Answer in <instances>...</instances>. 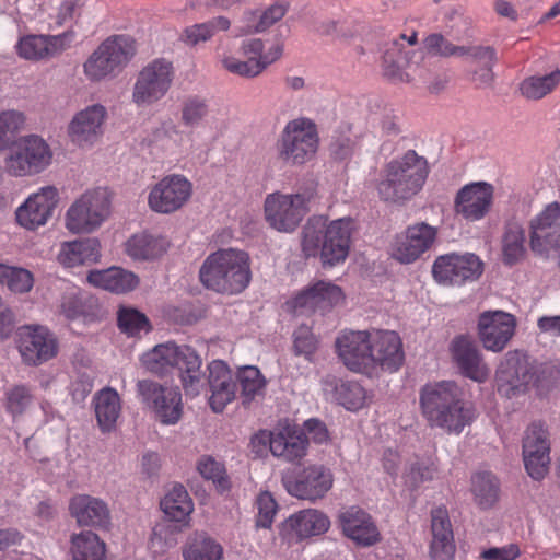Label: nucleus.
Here are the masks:
<instances>
[{
    "instance_id": "62",
    "label": "nucleus",
    "mask_w": 560,
    "mask_h": 560,
    "mask_svg": "<svg viewBox=\"0 0 560 560\" xmlns=\"http://www.w3.org/2000/svg\"><path fill=\"white\" fill-rule=\"evenodd\" d=\"M257 518L256 525L262 528H269L273 522L275 515L277 513V503L270 492H261L257 500Z\"/></svg>"
},
{
    "instance_id": "63",
    "label": "nucleus",
    "mask_w": 560,
    "mask_h": 560,
    "mask_svg": "<svg viewBox=\"0 0 560 560\" xmlns=\"http://www.w3.org/2000/svg\"><path fill=\"white\" fill-rule=\"evenodd\" d=\"M288 11L285 3H275L266 9L259 16L257 25H248V31L262 32L280 21Z\"/></svg>"
},
{
    "instance_id": "43",
    "label": "nucleus",
    "mask_w": 560,
    "mask_h": 560,
    "mask_svg": "<svg viewBox=\"0 0 560 560\" xmlns=\"http://www.w3.org/2000/svg\"><path fill=\"white\" fill-rule=\"evenodd\" d=\"M184 560H222L223 548L206 533L190 535L182 548Z\"/></svg>"
},
{
    "instance_id": "25",
    "label": "nucleus",
    "mask_w": 560,
    "mask_h": 560,
    "mask_svg": "<svg viewBox=\"0 0 560 560\" xmlns=\"http://www.w3.org/2000/svg\"><path fill=\"white\" fill-rule=\"evenodd\" d=\"M107 109L101 104H92L74 114L68 125V136L72 143L91 148L102 137Z\"/></svg>"
},
{
    "instance_id": "33",
    "label": "nucleus",
    "mask_w": 560,
    "mask_h": 560,
    "mask_svg": "<svg viewBox=\"0 0 560 560\" xmlns=\"http://www.w3.org/2000/svg\"><path fill=\"white\" fill-rule=\"evenodd\" d=\"M69 511L81 526L107 527L110 523L109 508L100 498L77 494L70 500Z\"/></svg>"
},
{
    "instance_id": "41",
    "label": "nucleus",
    "mask_w": 560,
    "mask_h": 560,
    "mask_svg": "<svg viewBox=\"0 0 560 560\" xmlns=\"http://www.w3.org/2000/svg\"><path fill=\"white\" fill-rule=\"evenodd\" d=\"M525 230L517 221H509L501 238L502 261L506 266H513L522 261L526 256Z\"/></svg>"
},
{
    "instance_id": "40",
    "label": "nucleus",
    "mask_w": 560,
    "mask_h": 560,
    "mask_svg": "<svg viewBox=\"0 0 560 560\" xmlns=\"http://www.w3.org/2000/svg\"><path fill=\"white\" fill-rule=\"evenodd\" d=\"M168 241L160 235L138 233L132 235L125 245L127 255L139 261L154 260L166 253Z\"/></svg>"
},
{
    "instance_id": "7",
    "label": "nucleus",
    "mask_w": 560,
    "mask_h": 560,
    "mask_svg": "<svg viewBox=\"0 0 560 560\" xmlns=\"http://www.w3.org/2000/svg\"><path fill=\"white\" fill-rule=\"evenodd\" d=\"M110 215V196L105 188L89 189L75 198L65 213V228L72 234H90Z\"/></svg>"
},
{
    "instance_id": "42",
    "label": "nucleus",
    "mask_w": 560,
    "mask_h": 560,
    "mask_svg": "<svg viewBox=\"0 0 560 560\" xmlns=\"http://www.w3.org/2000/svg\"><path fill=\"white\" fill-rule=\"evenodd\" d=\"M231 21L226 16L218 15L206 22L196 23L185 27L179 39L189 47L211 40L218 32H228Z\"/></svg>"
},
{
    "instance_id": "52",
    "label": "nucleus",
    "mask_w": 560,
    "mask_h": 560,
    "mask_svg": "<svg viewBox=\"0 0 560 560\" xmlns=\"http://www.w3.org/2000/svg\"><path fill=\"white\" fill-rule=\"evenodd\" d=\"M237 380L244 404H249L265 394L267 381L258 368L254 365L242 366L238 370Z\"/></svg>"
},
{
    "instance_id": "14",
    "label": "nucleus",
    "mask_w": 560,
    "mask_h": 560,
    "mask_svg": "<svg viewBox=\"0 0 560 560\" xmlns=\"http://www.w3.org/2000/svg\"><path fill=\"white\" fill-rule=\"evenodd\" d=\"M483 262L472 253H450L436 257L432 266V275L443 285H464L480 278Z\"/></svg>"
},
{
    "instance_id": "9",
    "label": "nucleus",
    "mask_w": 560,
    "mask_h": 560,
    "mask_svg": "<svg viewBox=\"0 0 560 560\" xmlns=\"http://www.w3.org/2000/svg\"><path fill=\"white\" fill-rule=\"evenodd\" d=\"M282 52L283 46L279 43L272 44L266 49L260 38H245L238 48L241 57L224 54L221 63L230 73L252 79L258 77L268 66L277 61Z\"/></svg>"
},
{
    "instance_id": "4",
    "label": "nucleus",
    "mask_w": 560,
    "mask_h": 560,
    "mask_svg": "<svg viewBox=\"0 0 560 560\" xmlns=\"http://www.w3.org/2000/svg\"><path fill=\"white\" fill-rule=\"evenodd\" d=\"M199 275L208 289L220 293H240L250 282L249 257L238 249L217 250L206 258Z\"/></svg>"
},
{
    "instance_id": "19",
    "label": "nucleus",
    "mask_w": 560,
    "mask_h": 560,
    "mask_svg": "<svg viewBox=\"0 0 560 560\" xmlns=\"http://www.w3.org/2000/svg\"><path fill=\"white\" fill-rule=\"evenodd\" d=\"M370 376L380 371L396 372L404 363L402 341L393 330H370Z\"/></svg>"
},
{
    "instance_id": "10",
    "label": "nucleus",
    "mask_w": 560,
    "mask_h": 560,
    "mask_svg": "<svg viewBox=\"0 0 560 560\" xmlns=\"http://www.w3.org/2000/svg\"><path fill=\"white\" fill-rule=\"evenodd\" d=\"M52 161V151L39 136L30 135L20 138L10 147L4 159L5 172L15 177L32 176L42 173Z\"/></svg>"
},
{
    "instance_id": "32",
    "label": "nucleus",
    "mask_w": 560,
    "mask_h": 560,
    "mask_svg": "<svg viewBox=\"0 0 560 560\" xmlns=\"http://www.w3.org/2000/svg\"><path fill=\"white\" fill-rule=\"evenodd\" d=\"M208 385L211 392L209 404L214 412H221L234 400L236 383L228 364L222 360H213L208 366Z\"/></svg>"
},
{
    "instance_id": "51",
    "label": "nucleus",
    "mask_w": 560,
    "mask_h": 560,
    "mask_svg": "<svg viewBox=\"0 0 560 560\" xmlns=\"http://www.w3.org/2000/svg\"><path fill=\"white\" fill-rule=\"evenodd\" d=\"M73 560H104L105 544L92 533H81L72 538Z\"/></svg>"
},
{
    "instance_id": "12",
    "label": "nucleus",
    "mask_w": 560,
    "mask_h": 560,
    "mask_svg": "<svg viewBox=\"0 0 560 560\" xmlns=\"http://www.w3.org/2000/svg\"><path fill=\"white\" fill-rule=\"evenodd\" d=\"M174 69L172 62L155 59L144 66L137 75L132 88V102L149 106L162 100L172 86Z\"/></svg>"
},
{
    "instance_id": "23",
    "label": "nucleus",
    "mask_w": 560,
    "mask_h": 560,
    "mask_svg": "<svg viewBox=\"0 0 560 560\" xmlns=\"http://www.w3.org/2000/svg\"><path fill=\"white\" fill-rule=\"evenodd\" d=\"M493 196L494 188L487 182L466 184L455 196V213L469 222L480 221L490 212Z\"/></svg>"
},
{
    "instance_id": "24",
    "label": "nucleus",
    "mask_w": 560,
    "mask_h": 560,
    "mask_svg": "<svg viewBox=\"0 0 560 560\" xmlns=\"http://www.w3.org/2000/svg\"><path fill=\"white\" fill-rule=\"evenodd\" d=\"M560 238V203H548L529 224L532 250L540 256H549Z\"/></svg>"
},
{
    "instance_id": "26",
    "label": "nucleus",
    "mask_w": 560,
    "mask_h": 560,
    "mask_svg": "<svg viewBox=\"0 0 560 560\" xmlns=\"http://www.w3.org/2000/svg\"><path fill=\"white\" fill-rule=\"evenodd\" d=\"M329 517L317 509H305L290 515L280 527V536L288 544L319 536L328 532Z\"/></svg>"
},
{
    "instance_id": "1",
    "label": "nucleus",
    "mask_w": 560,
    "mask_h": 560,
    "mask_svg": "<svg viewBox=\"0 0 560 560\" xmlns=\"http://www.w3.org/2000/svg\"><path fill=\"white\" fill-rule=\"evenodd\" d=\"M420 411L431 429L460 434L475 419L463 389L454 381L428 383L419 393Z\"/></svg>"
},
{
    "instance_id": "47",
    "label": "nucleus",
    "mask_w": 560,
    "mask_h": 560,
    "mask_svg": "<svg viewBox=\"0 0 560 560\" xmlns=\"http://www.w3.org/2000/svg\"><path fill=\"white\" fill-rule=\"evenodd\" d=\"M332 389V398L348 410H359L368 400L366 390L353 381L326 382L325 390Z\"/></svg>"
},
{
    "instance_id": "53",
    "label": "nucleus",
    "mask_w": 560,
    "mask_h": 560,
    "mask_svg": "<svg viewBox=\"0 0 560 560\" xmlns=\"http://www.w3.org/2000/svg\"><path fill=\"white\" fill-rule=\"evenodd\" d=\"M33 404L32 390L25 385H14L4 392L3 407L14 420L25 415Z\"/></svg>"
},
{
    "instance_id": "56",
    "label": "nucleus",
    "mask_w": 560,
    "mask_h": 560,
    "mask_svg": "<svg viewBox=\"0 0 560 560\" xmlns=\"http://www.w3.org/2000/svg\"><path fill=\"white\" fill-rule=\"evenodd\" d=\"M209 115V104L203 97L191 95L182 103L180 120L185 127L199 126Z\"/></svg>"
},
{
    "instance_id": "37",
    "label": "nucleus",
    "mask_w": 560,
    "mask_h": 560,
    "mask_svg": "<svg viewBox=\"0 0 560 560\" xmlns=\"http://www.w3.org/2000/svg\"><path fill=\"white\" fill-rule=\"evenodd\" d=\"M95 417L100 430L108 433L115 430L121 413V398L113 387H104L93 397Z\"/></svg>"
},
{
    "instance_id": "18",
    "label": "nucleus",
    "mask_w": 560,
    "mask_h": 560,
    "mask_svg": "<svg viewBox=\"0 0 560 560\" xmlns=\"http://www.w3.org/2000/svg\"><path fill=\"white\" fill-rule=\"evenodd\" d=\"M191 194L192 185L184 175H167L150 189L148 206L153 212L170 214L183 208Z\"/></svg>"
},
{
    "instance_id": "55",
    "label": "nucleus",
    "mask_w": 560,
    "mask_h": 560,
    "mask_svg": "<svg viewBox=\"0 0 560 560\" xmlns=\"http://www.w3.org/2000/svg\"><path fill=\"white\" fill-rule=\"evenodd\" d=\"M26 122L24 113L16 109L0 112V151L14 143L15 136L21 132Z\"/></svg>"
},
{
    "instance_id": "50",
    "label": "nucleus",
    "mask_w": 560,
    "mask_h": 560,
    "mask_svg": "<svg viewBox=\"0 0 560 560\" xmlns=\"http://www.w3.org/2000/svg\"><path fill=\"white\" fill-rule=\"evenodd\" d=\"M471 59L480 62L481 67L470 73V80L479 88H488L494 80L492 67L497 61V54L492 47L476 46L471 50Z\"/></svg>"
},
{
    "instance_id": "11",
    "label": "nucleus",
    "mask_w": 560,
    "mask_h": 560,
    "mask_svg": "<svg viewBox=\"0 0 560 560\" xmlns=\"http://www.w3.org/2000/svg\"><path fill=\"white\" fill-rule=\"evenodd\" d=\"M15 345L22 362L28 366L42 365L59 352L57 336L47 326L39 324L19 327Z\"/></svg>"
},
{
    "instance_id": "8",
    "label": "nucleus",
    "mask_w": 560,
    "mask_h": 560,
    "mask_svg": "<svg viewBox=\"0 0 560 560\" xmlns=\"http://www.w3.org/2000/svg\"><path fill=\"white\" fill-rule=\"evenodd\" d=\"M319 137L315 122L300 117L290 120L278 140L277 152L281 161L289 165H304L317 153Z\"/></svg>"
},
{
    "instance_id": "16",
    "label": "nucleus",
    "mask_w": 560,
    "mask_h": 560,
    "mask_svg": "<svg viewBox=\"0 0 560 560\" xmlns=\"http://www.w3.org/2000/svg\"><path fill=\"white\" fill-rule=\"evenodd\" d=\"M58 202V189L52 185L43 186L15 209L16 223L27 231H36L52 218Z\"/></svg>"
},
{
    "instance_id": "29",
    "label": "nucleus",
    "mask_w": 560,
    "mask_h": 560,
    "mask_svg": "<svg viewBox=\"0 0 560 560\" xmlns=\"http://www.w3.org/2000/svg\"><path fill=\"white\" fill-rule=\"evenodd\" d=\"M345 300L342 289L331 281L319 280L299 292L290 302L294 312L327 311Z\"/></svg>"
},
{
    "instance_id": "46",
    "label": "nucleus",
    "mask_w": 560,
    "mask_h": 560,
    "mask_svg": "<svg viewBox=\"0 0 560 560\" xmlns=\"http://www.w3.org/2000/svg\"><path fill=\"white\" fill-rule=\"evenodd\" d=\"M470 491L474 502L483 510L492 508L499 500L500 485L489 471H478L471 476Z\"/></svg>"
},
{
    "instance_id": "49",
    "label": "nucleus",
    "mask_w": 560,
    "mask_h": 560,
    "mask_svg": "<svg viewBox=\"0 0 560 560\" xmlns=\"http://www.w3.org/2000/svg\"><path fill=\"white\" fill-rule=\"evenodd\" d=\"M560 84V69L555 68L546 74L528 77L520 84L521 94L528 100H540L550 94Z\"/></svg>"
},
{
    "instance_id": "48",
    "label": "nucleus",
    "mask_w": 560,
    "mask_h": 560,
    "mask_svg": "<svg viewBox=\"0 0 560 560\" xmlns=\"http://www.w3.org/2000/svg\"><path fill=\"white\" fill-rule=\"evenodd\" d=\"M417 43V33L410 36L400 35L394 38L384 52V63L387 68H396L397 70L406 67L410 62L411 47ZM388 75H395V70L387 69Z\"/></svg>"
},
{
    "instance_id": "44",
    "label": "nucleus",
    "mask_w": 560,
    "mask_h": 560,
    "mask_svg": "<svg viewBox=\"0 0 560 560\" xmlns=\"http://www.w3.org/2000/svg\"><path fill=\"white\" fill-rule=\"evenodd\" d=\"M161 509L171 521L187 523L194 503L187 490L182 485H175L161 500Z\"/></svg>"
},
{
    "instance_id": "20",
    "label": "nucleus",
    "mask_w": 560,
    "mask_h": 560,
    "mask_svg": "<svg viewBox=\"0 0 560 560\" xmlns=\"http://www.w3.org/2000/svg\"><path fill=\"white\" fill-rule=\"evenodd\" d=\"M523 462L527 474L534 480H541L549 470L550 441L546 425L533 422L523 438Z\"/></svg>"
},
{
    "instance_id": "59",
    "label": "nucleus",
    "mask_w": 560,
    "mask_h": 560,
    "mask_svg": "<svg viewBox=\"0 0 560 560\" xmlns=\"http://www.w3.org/2000/svg\"><path fill=\"white\" fill-rule=\"evenodd\" d=\"M197 470L207 480H211L217 487L225 490L229 487V480L224 465L211 456H201L197 464Z\"/></svg>"
},
{
    "instance_id": "30",
    "label": "nucleus",
    "mask_w": 560,
    "mask_h": 560,
    "mask_svg": "<svg viewBox=\"0 0 560 560\" xmlns=\"http://www.w3.org/2000/svg\"><path fill=\"white\" fill-rule=\"evenodd\" d=\"M195 349L188 345L167 341L154 346L141 355V363L151 373L163 376L179 368Z\"/></svg>"
},
{
    "instance_id": "3",
    "label": "nucleus",
    "mask_w": 560,
    "mask_h": 560,
    "mask_svg": "<svg viewBox=\"0 0 560 560\" xmlns=\"http://www.w3.org/2000/svg\"><path fill=\"white\" fill-rule=\"evenodd\" d=\"M428 173L427 160L409 150L384 166L376 185L378 196L389 202L410 199L421 190Z\"/></svg>"
},
{
    "instance_id": "17",
    "label": "nucleus",
    "mask_w": 560,
    "mask_h": 560,
    "mask_svg": "<svg viewBox=\"0 0 560 560\" xmlns=\"http://www.w3.org/2000/svg\"><path fill=\"white\" fill-rule=\"evenodd\" d=\"M517 322L514 315L504 311H485L479 314L476 332L487 351H503L516 331Z\"/></svg>"
},
{
    "instance_id": "64",
    "label": "nucleus",
    "mask_w": 560,
    "mask_h": 560,
    "mask_svg": "<svg viewBox=\"0 0 560 560\" xmlns=\"http://www.w3.org/2000/svg\"><path fill=\"white\" fill-rule=\"evenodd\" d=\"M357 150V143L349 137L340 136L330 144V153L334 159L346 161L350 159Z\"/></svg>"
},
{
    "instance_id": "28",
    "label": "nucleus",
    "mask_w": 560,
    "mask_h": 560,
    "mask_svg": "<svg viewBox=\"0 0 560 560\" xmlns=\"http://www.w3.org/2000/svg\"><path fill=\"white\" fill-rule=\"evenodd\" d=\"M435 228L421 222L410 225L397 236L393 246V257L402 262L411 264L429 250L436 240Z\"/></svg>"
},
{
    "instance_id": "6",
    "label": "nucleus",
    "mask_w": 560,
    "mask_h": 560,
    "mask_svg": "<svg viewBox=\"0 0 560 560\" xmlns=\"http://www.w3.org/2000/svg\"><path fill=\"white\" fill-rule=\"evenodd\" d=\"M135 40L126 35H113L103 40L83 63V73L91 82L117 77L136 55Z\"/></svg>"
},
{
    "instance_id": "13",
    "label": "nucleus",
    "mask_w": 560,
    "mask_h": 560,
    "mask_svg": "<svg viewBox=\"0 0 560 560\" xmlns=\"http://www.w3.org/2000/svg\"><path fill=\"white\" fill-rule=\"evenodd\" d=\"M497 381L499 392L513 397L537 386V366L524 353L509 351L497 370Z\"/></svg>"
},
{
    "instance_id": "54",
    "label": "nucleus",
    "mask_w": 560,
    "mask_h": 560,
    "mask_svg": "<svg viewBox=\"0 0 560 560\" xmlns=\"http://www.w3.org/2000/svg\"><path fill=\"white\" fill-rule=\"evenodd\" d=\"M0 283L14 293H27L34 285V276L25 268L0 264Z\"/></svg>"
},
{
    "instance_id": "34",
    "label": "nucleus",
    "mask_w": 560,
    "mask_h": 560,
    "mask_svg": "<svg viewBox=\"0 0 560 560\" xmlns=\"http://www.w3.org/2000/svg\"><path fill=\"white\" fill-rule=\"evenodd\" d=\"M307 439L293 427L285 425L270 433L269 447L275 457L293 463L306 455Z\"/></svg>"
},
{
    "instance_id": "36",
    "label": "nucleus",
    "mask_w": 560,
    "mask_h": 560,
    "mask_svg": "<svg viewBox=\"0 0 560 560\" xmlns=\"http://www.w3.org/2000/svg\"><path fill=\"white\" fill-rule=\"evenodd\" d=\"M86 279L92 285L117 294L130 292L139 284V277L121 267L92 270Z\"/></svg>"
},
{
    "instance_id": "38",
    "label": "nucleus",
    "mask_w": 560,
    "mask_h": 560,
    "mask_svg": "<svg viewBox=\"0 0 560 560\" xmlns=\"http://www.w3.org/2000/svg\"><path fill=\"white\" fill-rule=\"evenodd\" d=\"M67 36L30 35L21 38L16 48L24 59L37 60L55 56L67 47Z\"/></svg>"
},
{
    "instance_id": "45",
    "label": "nucleus",
    "mask_w": 560,
    "mask_h": 560,
    "mask_svg": "<svg viewBox=\"0 0 560 560\" xmlns=\"http://www.w3.org/2000/svg\"><path fill=\"white\" fill-rule=\"evenodd\" d=\"M201 366L202 359L195 350L179 368V380L187 397H197L206 390L207 382Z\"/></svg>"
},
{
    "instance_id": "22",
    "label": "nucleus",
    "mask_w": 560,
    "mask_h": 560,
    "mask_svg": "<svg viewBox=\"0 0 560 560\" xmlns=\"http://www.w3.org/2000/svg\"><path fill=\"white\" fill-rule=\"evenodd\" d=\"M452 362L462 375L475 382H485L490 370L474 338L469 335L454 337L448 347Z\"/></svg>"
},
{
    "instance_id": "60",
    "label": "nucleus",
    "mask_w": 560,
    "mask_h": 560,
    "mask_svg": "<svg viewBox=\"0 0 560 560\" xmlns=\"http://www.w3.org/2000/svg\"><path fill=\"white\" fill-rule=\"evenodd\" d=\"M293 349L296 355L312 362L318 347V340L307 326H300L293 334Z\"/></svg>"
},
{
    "instance_id": "21",
    "label": "nucleus",
    "mask_w": 560,
    "mask_h": 560,
    "mask_svg": "<svg viewBox=\"0 0 560 560\" xmlns=\"http://www.w3.org/2000/svg\"><path fill=\"white\" fill-rule=\"evenodd\" d=\"M332 482L330 470L318 465L307 466L295 476L283 478V485L289 494L311 502L323 499L331 489Z\"/></svg>"
},
{
    "instance_id": "15",
    "label": "nucleus",
    "mask_w": 560,
    "mask_h": 560,
    "mask_svg": "<svg viewBox=\"0 0 560 560\" xmlns=\"http://www.w3.org/2000/svg\"><path fill=\"white\" fill-rule=\"evenodd\" d=\"M139 397L156 418L166 425L176 424L183 415L182 394L178 387H165L156 382L142 380L137 384Z\"/></svg>"
},
{
    "instance_id": "27",
    "label": "nucleus",
    "mask_w": 560,
    "mask_h": 560,
    "mask_svg": "<svg viewBox=\"0 0 560 560\" xmlns=\"http://www.w3.org/2000/svg\"><path fill=\"white\" fill-rule=\"evenodd\" d=\"M338 357L352 372L370 376V330H348L336 339Z\"/></svg>"
},
{
    "instance_id": "5",
    "label": "nucleus",
    "mask_w": 560,
    "mask_h": 560,
    "mask_svg": "<svg viewBox=\"0 0 560 560\" xmlns=\"http://www.w3.org/2000/svg\"><path fill=\"white\" fill-rule=\"evenodd\" d=\"M317 197L314 185L301 187L295 192L275 191L264 200V218L268 225L280 233L294 232Z\"/></svg>"
},
{
    "instance_id": "35",
    "label": "nucleus",
    "mask_w": 560,
    "mask_h": 560,
    "mask_svg": "<svg viewBox=\"0 0 560 560\" xmlns=\"http://www.w3.org/2000/svg\"><path fill=\"white\" fill-rule=\"evenodd\" d=\"M100 258L101 244L94 237L63 242L57 254V261L65 268L95 264Z\"/></svg>"
},
{
    "instance_id": "31",
    "label": "nucleus",
    "mask_w": 560,
    "mask_h": 560,
    "mask_svg": "<svg viewBox=\"0 0 560 560\" xmlns=\"http://www.w3.org/2000/svg\"><path fill=\"white\" fill-rule=\"evenodd\" d=\"M345 536L362 547H370L381 540V533L372 516L358 506H350L339 514Z\"/></svg>"
},
{
    "instance_id": "58",
    "label": "nucleus",
    "mask_w": 560,
    "mask_h": 560,
    "mask_svg": "<svg viewBox=\"0 0 560 560\" xmlns=\"http://www.w3.org/2000/svg\"><path fill=\"white\" fill-rule=\"evenodd\" d=\"M118 326L128 336H137L150 331L151 326L147 316L136 308L122 307L118 312Z\"/></svg>"
},
{
    "instance_id": "61",
    "label": "nucleus",
    "mask_w": 560,
    "mask_h": 560,
    "mask_svg": "<svg viewBox=\"0 0 560 560\" xmlns=\"http://www.w3.org/2000/svg\"><path fill=\"white\" fill-rule=\"evenodd\" d=\"M369 124L374 137H395L400 132L398 117L393 113L374 114Z\"/></svg>"
},
{
    "instance_id": "39",
    "label": "nucleus",
    "mask_w": 560,
    "mask_h": 560,
    "mask_svg": "<svg viewBox=\"0 0 560 560\" xmlns=\"http://www.w3.org/2000/svg\"><path fill=\"white\" fill-rule=\"evenodd\" d=\"M432 559L452 560L455 546L450 518L444 509L439 508L432 512Z\"/></svg>"
},
{
    "instance_id": "2",
    "label": "nucleus",
    "mask_w": 560,
    "mask_h": 560,
    "mask_svg": "<svg viewBox=\"0 0 560 560\" xmlns=\"http://www.w3.org/2000/svg\"><path fill=\"white\" fill-rule=\"evenodd\" d=\"M354 222L345 217L327 222L313 217L303 228L302 250L306 257H320L324 266H336L349 255Z\"/></svg>"
},
{
    "instance_id": "57",
    "label": "nucleus",
    "mask_w": 560,
    "mask_h": 560,
    "mask_svg": "<svg viewBox=\"0 0 560 560\" xmlns=\"http://www.w3.org/2000/svg\"><path fill=\"white\" fill-rule=\"evenodd\" d=\"M58 310L69 320L80 318L85 314V305L81 290L73 284H66L58 304Z\"/></svg>"
}]
</instances>
